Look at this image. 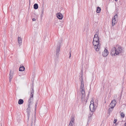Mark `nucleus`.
<instances>
[{"label": "nucleus", "instance_id": "nucleus-21", "mask_svg": "<svg viewBox=\"0 0 126 126\" xmlns=\"http://www.w3.org/2000/svg\"><path fill=\"white\" fill-rule=\"evenodd\" d=\"M33 7L34 9H36L38 8V5L37 4L35 3L34 4Z\"/></svg>", "mask_w": 126, "mask_h": 126}, {"label": "nucleus", "instance_id": "nucleus-1", "mask_svg": "<svg viewBox=\"0 0 126 126\" xmlns=\"http://www.w3.org/2000/svg\"><path fill=\"white\" fill-rule=\"evenodd\" d=\"M91 104L90 106V110L91 112H94L95 111L98 105V104L97 102L94 103L93 101L92 100L91 101Z\"/></svg>", "mask_w": 126, "mask_h": 126}, {"label": "nucleus", "instance_id": "nucleus-30", "mask_svg": "<svg viewBox=\"0 0 126 126\" xmlns=\"http://www.w3.org/2000/svg\"><path fill=\"white\" fill-rule=\"evenodd\" d=\"M32 20L33 21H36V19L34 18H33L32 19Z\"/></svg>", "mask_w": 126, "mask_h": 126}, {"label": "nucleus", "instance_id": "nucleus-10", "mask_svg": "<svg viewBox=\"0 0 126 126\" xmlns=\"http://www.w3.org/2000/svg\"><path fill=\"white\" fill-rule=\"evenodd\" d=\"M117 55H118L120 53L122 52V49L120 47H118L116 49Z\"/></svg>", "mask_w": 126, "mask_h": 126}, {"label": "nucleus", "instance_id": "nucleus-33", "mask_svg": "<svg viewBox=\"0 0 126 126\" xmlns=\"http://www.w3.org/2000/svg\"><path fill=\"white\" fill-rule=\"evenodd\" d=\"M31 125H32V123H31Z\"/></svg>", "mask_w": 126, "mask_h": 126}, {"label": "nucleus", "instance_id": "nucleus-20", "mask_svg": "<svg viewBox=\"0 0 126 126\" xmlns=\"http://www.w3.org/2000/svg\"><path fill=\"white\" fill-rule=\"evenodd\" d=\"M101 8L99 7H97V9L96 10V12L97 13H99L100 12Z\"/></svg>", "mask_w": 126, "mask_h": 126}, {"label": "nucleus", "instance_id": "nucleus-5", "mask_svg": "<svg viewBox=\"0 0 126 126\" xmlns=\"http://www.w3.org/2000/svg\"><path fill=\"white\" fill-rule=\"evenodd\" d=\"M74 117L73 115L71 116V120L69 123L68 126H73L75 124Z\"/></svg>", "mask_w": 126, "mask_h": 126}, {"label": "nucleus", "instance_id": "nucleus-11", "mask_svg": "<svg viewBox=\"0 0 126 126\" xmlns=\"http://www.w3.org/2000/svg\"><path fill=\"white\" fill-rule=\"evenodd\" d=\"M108 51L107 49H105L104 52H103L102 55L104 57H106L108 55Z\"/></svg>", "mask_w": 126, "mask_h": 126}, {"label": "nucleus", "instance_id": "nucleus-28", "mask_svg": "<svg viewBox=\"0 0 126 126\" xmlns=\"http://www.w3.org/2000/svg\"><path fill=\"white\" fill-rule=\"evenodd\" d=\"M69 54H70V55H69V58H70V57H71V51H70V52Z\"/></svg>", "mask_w": 126, "mask_h": 126}, {"label": "nucleus", "instance_id": "nucleus-4", "mask_svg": "<svg viewBox=\"0 0 126 126\" xmlns=\"http://www.w3.org/2000/svg\"><path fill=\"white\" fill-rule=\"evenodd\" d=\"M110 54L113 56H116L117 55L116 52V50L115 47H114L112 48L111 50V53Z\"/></svg>", "mask_w": 126, "mask_h": 126}, {"label": "nucleus", "instance_id": "nucleus-19", "mask_svg": "<svg viewBox=\"0 0 126 126\" xmlns=\"http://www.w3.org/2000/svg\"><path fill=\"white\" fill-rule=\"evenodd\" d=\"M24 101L23 99H20L18 101V104H19L21 105L23 103Z\"/></svg>", "mask_w": 126, "mask_h": 126}, {"label": "nucleus", "instance_id": "nucleus-6", "mask_svg": "<svg viewBox=\"0 0 126 126\" xmlns=\"http://www.w3.org/2000/svg\"><path fill=\"white\" fill-rule=\"evenodd\" d=\"M31 95L30 96V100H33V96L34 94V87L32 86L31 87Z\"/></svg>", "mask_w": 126, "mask_h": 126}, {"label": "nucleus", "instance_id": "nucleus-18", "mask_svg": "<svg viewBox=\"0 0 126 126\" xmlns=\"http://www.w3.org/2000/svg\"><path fill=\"white\" fill-rule=\"evenodd\" d=\"M82 95L81 98V100L83 101L85 96V93L83 94H82Z\"/></svg>", "mask_w": 126, "mask_h": 126}, {"label": "nucleus", "instance_id": "nucleus-3", "mask_svg": "<svg viewBox=\"0 0 126 126\" xmlns=\"http://www.w3.org/2000/svg\"><path fill=\"white\" fill-rule=\"evenodd\" d=\"M81 85L80 86V91L82 94H83L85 93L84 89V84L83 81H81Z\"/></svg>", "mask_w": 126, "mask_h": 126}, {"label": "nucleus", "instance_id": "nucleus-26", "mask_svg": "<svg viewBox=\"0 0 126 126\" xmlns=\"http://www.w3.org/2000/svg\"><path fill=\"white\" fill-rule=\"evenodd\" d=\"M97 37H99L98 36V35L97 34H95L94 36V38H97Z\"/></svg>", "mask_w": 126, "mask_h": 126}, {"label": "nucleus", "instance_id": "nucleus-23", "mask_svg": "<svg viewBox=\"0 0 126 126\" xmlns=\"http://www.w3.org/2000/svg\"><path fill=\"white\" fill-rule=\"evenodd\" d=\"M113 108L112 107H110V108L109 109V113L111 112L113 110V108Z\"/></svg>", "mask_w": 126, "mask_h": 126}, {"label": "nucleus", "instance_id": "nucleus-13", "mask_svg": "<svg viewBox=\"0 0 126 126\" xmlns=\"http://www.w3.org/2000/svg\"><path fill=\"white\" fill-rule=\"evenodd\" d=\"M13 73H11V71H10V73L9 74V81L10 82L11 81V79L13 78Z\"/></svg>", "mask_w": 126, "mask_h": 126}, {"label": "nucleus", "instance_id": "nucleus-16", "mask_svg": "<svg viewBox=\"0 0 126 126\" xmlns=\"http://www.w3.org/2000/svg\"><path fill=\"white\" fill-rule=\"evenodd\" d=\"M18 43L19 44H21V45L22 43V40L20 37H18Z\"/></svg>", "mask_w": 126, "mask_h": 126}, {"label": "nucleus", "instance_id": "nucleus-24", "mask_svg": "<svg viewBox=\"0 0 126 126\" xmlns=\"http://www.w3.org/2000/svg\"><path fill=\"white\" fill-rule=\"evenodd\" d=\"M82 73H83V71H82L81 74L80 78V81H83V74Z\"/></svg>", "mask_w": 126, "mask_h": 126}, {"label": "nucleus", "instance_id": "nucleus-2", "mask_svg": "<svg viewBox=\"0 0 126 126\" xmlns=\"http://www.w3.org/2000/svg\"><path fill=\"white\" fill-rule=\"evenodd\" d=\"M99 41H93V44L94 46V48L95 50L97 51L99 50L100 48V44H99Z\"/></svg>", "mask_w": 126, "mask_h": 126}, {"label": "nucleus", "instance_id": "nucleus-17", "mask_svg": "<svg viewBox=\"0 0 126 126\" xmlns=\"http://www.w3.org/2000/svg\"><path fill=\"white\" fill-rule=\"evenodd\" d=\"M19 70L20 71H23L25 70V68L23 66H20Z\"/></svg>", "mask_w": 126, "mask_h": 126}, {"label": "nucleus", "instance_id": "nucleus-31", "mask_svg": "<svg viewBox=\"0 0 126 126\" xmlns=\"http://www.w3.org/2000/svg\"><path fill=\"white\" fill-rule=\"evenodd\" d=\"M124 125L125 126H126V123H125L124 124Z\"/></svg>", "mask_w": 126, "mask_h": 126}, {"label": "nucleus", "instance_id": "nucleus-9", "mask_svg": "<svg viewBox=\"0 0 126 126\" xmlns=\"http://www.w3.org/2000/svg\"><path fill=\"white\" fill-rule=\"evenodd\" d=\"M116 103V102L115 100H113L110 104V107H112L113 108H114Z\"/></svg>", "mask_w": 126, "mask_h": 126}, {"label": "nucleus", "instance_id": "nucleus-7", "mask_svg": "<svg viewBox=\"0 0 126 126\" xmlns=\"http://www.w3.org/2000/svg\"><path fill=\"white\" fill-rule=\"evenodd\" d=\"M117 15H116L114 16L113 17L112 19V26H113L114 25H115L117 23V21L116 20V18H117Z\"/></svg>", "mask_w": 126, "mask_h": 126}, {"label": "nucleus", "instance_id": "nucleus-32", "mask_svg": "<svg viewBox=\"0 0 126 126\" xmlns=\"http://www.w3.org/2000/svg\"><path fill=\"white\" fill-rule=\"evenodd\" d=\"M89 94H88V96H89Z\"/></svg>", "mask_w": 126, "mask_h": 126}, {"label": "nucleus", "instance_id": "nucleus-14", "mask_svg": "<svg viewBox=\"0 0 126 126\" xmlns=\"http://www.w3.org/2000/svg\"><path fill=\"white\" fill-rule=\"evenodd\" d=\"M32 101L33 100H30V99H29L28 101L29 103L28 105L27 108L30 109V106H31V105L32 104Z\"/></svg>", "mask_w": 126, "mask_h": 126}, {"label": "nucleus", "instance_id": "nucleus-29", "mask_svg": "<svg viewBox=\"0 0 126 126\" xmlns=\"http://www.w3.org/2000/svg\"><path fill=\"white\" fill-rule=\"evenodd\" d=\"M117 121V120L116 119H115L113 121V123H116Z\"/></svg>", "mask_w": 126, "mask_h": 126}, {"label": "nucleus", "instance_id": "nucleus-12", "mask_svg": "<svg viewBox=\"0 0 126 126\" xmlns=\"http://www.w3.org/2000/svg\"><path fill=\"white\" fill-rule=\"evenodd\" d=\"M57 16L58 18L60 19H62L63 17V15L60 13H58L57 14Z\"/></svg>", "mask_w": 126, "mask_h": 126}, {"label": "nucleus", "instance_id": "nucleus-22", "mask_svg": "<svg viewBox=\"0 0 126 126\" xmlns=\"http://www.w3.org/2000/svg\"><path fill=\"white\" fill-rule=\"evenodd\" d=\"M93 41H99V37H97V38H94L93 39Z\"/></svg>", "mask_w": 126, "mask_h": 126}, {"label": "nucleus", "instance_id": "nucleus-8", "mask_svg": "<svg viewBox=\"0 0 126 126\" xmlns=\"http://www.w3.org/2000/svg\"><path fill=\"white\" fill-rule=\"evenodd\" d=\"M59 46H58L56 49V55L57 57H58L59 54V52L60 51V44Z\"/></svg>", "mask_w": 126, "mask_h": 126}, {"label": "nucleus", "instance_id": "nucleus-27", "mask_svg": "<svg viewBox=\"0 0 126 126\" xmlns=\"http://www.w3.org/2000/svg\"><path fill=\"white\" fill-rule=\"evenodd\" d=\"M37 104H38V103H37V102H36V103L35 104V110H36V108H37Z\"/></svg>", "mask_w": 126, "mask_h": 126}, {"label": "nucleus", "instance_id": "nucleus-15", "mask_svg": "<svg viewBox=\"0 0 126 126\" xmlns=\"http://www.w3.org/2000/svg\"><path fill=\"white\" fill-rule=\"evenodd\" d=\"M26 110L27 114V116L28 117V120H29V117H30V113L31 112V111L30 109H29L28 108H27Z\"/></svg>", "mask_w": 126, "mask_h": 126}, {"label": "nucleus", "instance_id": "nucleus-25", "mask_svg": "<svg viewBox=\"0 0 126 126\" xmlns=\"http://www.w3.org/2000/svg\"><path fill=\"white\" fill-rule=\"evenodd\" d=\"M125 116V114L124 113L122 112L121 113V117L122 118H124V117Z\"/></svg>", "mask_w": 126, "mask_h": 126}]
</instances>
